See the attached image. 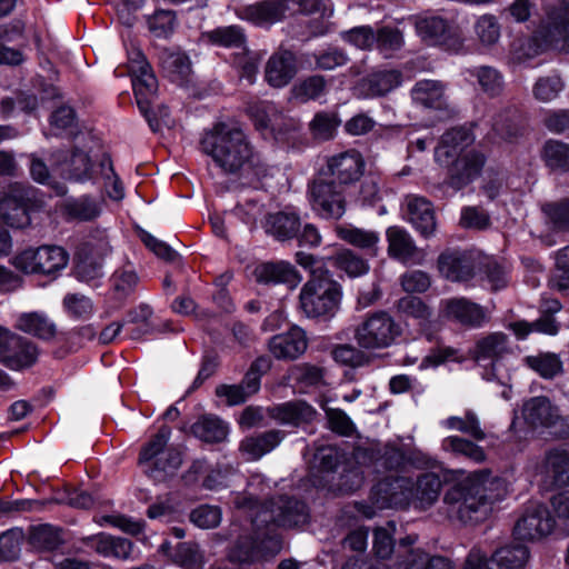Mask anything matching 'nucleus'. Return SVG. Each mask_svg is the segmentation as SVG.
Listing matches in <instances>:
<instances>
[{
  "label": "nucleus",
  "mask_w": 569,
  "mask_h": 569,
  "mask_svg": "<svg viewBox=\"0 0 569 569\" xmlns=\"http://www.w3.org/2000/svg\"><path fill=\"white\" fill-rule=\"evenodd\" d=\"M401 213L423 237L435 233V210L426 198L417 194L407 196L401 204Z\"/></svg>",
  "instance_id": "21"
},
{
  "label": "nucleus",
  "mask_w": 569,
  "mask_h": 569,
  "mask_svg": "<svg viewBox=\"0 0 569 569\" xmlns=\"http://www.w3.org/2000/svg\"><path fill=\"white\" fill-rule=\"evenodd\" d=\"M510 352L508 336L502 332H492L479 339L473 350V359L481 362L495 363Z\"/></svg>",
  "instance_id": "36"
},
{
  "label": "nucleus",
  "mask_w": 569,
  "mask_h": 569,
  "mask_svg": "<svg viewBox=\"0 0 569 569\" xmlns=\"http://www.w3.org/2000/svg\"><path fill=\"white\" fill-rule=\"evenodd\" d=\"M268 416L276 422L283 425H310L318 412L305 400H292L279 403L267 409Z\"/></svg>",
  "instance_id": "25"
},
{
  "label": "nucleus",
  "mask_w": 569,
  "mask_h": 569,
  "mask_svg": "<svg viewBox=\"0 0 569 569\" xmlns=\"http://www.w3.org/2000/svg\"><path fill=\"white\" fill-rule=\"evenodd\" d=\"M247 112L253 121L256 129L264 138H283L286 133L280 128V124H284L286 130H293L297 127L295 119L284 117L271 102H251L247 107Z\"/></svg>",
  "instance_id": "18"
},
{
  "label": "nucleus",
  "mask_w": 569,
  "mask_h": 569,
  "mask_svg": "<svg viewBox=\"0 0 569 569\" xmlns=\"http://www.w3.org/2000/svg\"><path fill=\"white\" fill-rule=\"evenodd\" d=\"M36 199V189L30 184L14 182L0 199V219L11 228L23 229L30 226L29 209Z\"/></svg>",
  "instance_id": "10"
},
{
  "label": "nucleus",
  "mask_w": 569,
  "mask_h": 569,
  "mask_svg": "<svg viewBox=\"0 0 569 569\" xmlns=\"http://www.w3.org/2000/svg\"><path fill=\"white\" fill-rule=\"evenodd\" d=\"M536 473L546 483L550 481L555 487L569 486V451L566 449L551 450L548 452L545 462L537 467Z\"/></svg>",
  "instance_id": "27"
},
{
  "label": "nucleus",
  "mask_w": 569,
  "mask_h": 569,
  "mask_svg": "<svg viewBox=\"0 0 569 569\" xmlns=\"http://www.w3.org/2000/svg\"><path fill=\"white\" fill-rule=\"evenodd\" d=\"M62 306L66 312L76 319H88L93 313L92 300L82 293H67Z\"/></svg>",
  "instance_id": "57"
},
{
  "label": "nucleus",
  "mask_w": 569,
  "mask_h": 569,
  "mask_svg": "<svg viewBox=\"0 0 569 569\" xmlns=\"http://www.w3.org/2000/svg\"><path fill=\"white\" fill-rule=\"evenodd\" d=\"M325 376V368L307 362L291 366L287 371V378L300 390L326 386Z\"/></svg>",
  "instance_id": "39"
},
{
  "label": "nucleus",
  "mask_w": 569,
  "mask_h": 569,
  "mask_svg": "<svg viewBox=\"0 0 569 569\" xmlns=\"http://www.w3.org/2000/svg\"><path fill=\"white\" fill-rule=\"evenodd\" d=\"M300 228V218L293 212L270 213L266 221V231L280 241L293 239Z\"/></svg>",
  "instance_id": "38"
},
{
  "label": "nucleus",
  "mask_w": 569,
  "mask_h": 569,
  "mask_svg": "<svg viewBox=\"0 0 569 569\" xmlns=\"http://www.w3.org/2000/svg\"><path fill=\"white\" fill-rule=\"evenodd\" d=\"M254 277L260 283H284L291 288L297 287L301 281L299 272L287 261L261 263L256 267Z\"/></svg>",
  "instance_id": "31"
},
{
  "label": "nucleus",
  "mask_w": 569,
  "mask_h": 569,
  "mask_svg": "<svg viewBox=\"0 0 569 569\" xmlns=\"http://www.w3.org/2000/svg\"><path fill=\"white\" fill-rule=\"evenodd\" d=\"M565 9L552 13L549 22L540 31L547 44L559 47L569 51V0H563Z\"/></svg>",
  "instance_id": "35"
},
{
  "label": "nucleus",
  "mask_w": 569,
  "mask_h": 569,
  "mask_svg": "<svg viewBox=\"0 0 569 569\" xmlns=\"http://www.w3.org/2000/svg\"><path fill=\"white\" fill-rule=\"evenodd\" d=\"M111 282L116 293L123 298L133 291L138 283V276L133 270H117L111 277Z\"/></svg>",
  "instance_id": "64"
},
{
  "label": "nucleus",
  "mask_w": 569,
  "mask_h": 569,
  "mask_svg": "<svg viewBox=\"0 0 569 569\" xmlns=\"http://www.w3.org/2000/svg\"><path fill=\"white\" fill-rule=\"evenodd\" d=\"M526 363L545 379H552L562 371V362L556 353L529 356Z\"/></svg>",
  "instance_id": "51"
},
{
  "label": "nucleus",
  "mask_w": 569,
  "mask_h": 569,
  "mask_svg": "<svg viewBox=\"0 0 569 569\" xmlns=\"http://www.w3.org/2000/svg\"><path fill=\"white\" fill-rule=\"evenodd\" d=\"M438 269L442 277L453 282L468 281L475 274L470 256L461 251H445L438 258Z\"/></svg>",
  "instance_id": "28"
},
{
  "label": "nucleus",
  "mask_w": 569,
  "mask_h": 569,
  "mask_svg": "<svg viewBox=\"0 0 569 569\" xmlns=\"http://www.w3.org/2000/svg\"><path fill=\"white\" fill-rule=\"evenodd\" d=\"M466 78H475L480 87V90L490 96H498L503 88V80L500 72L489 66H480L467 69L465 71Z\"/></svg>",
  "instance_id": "44"
},
{
  "label": "nucleus",
  "mask_w": 569,
  "mask_h": 569,
  "mask_svg": "<svg viewBox=\"0 0 569 569\" xmlns=\"http://www.w3.org/2000/svg\"><path fill=\"white\" fill-rule=\"evenodd\" d=\"M393 258L403 263L420 264L426 258V252L416 247L408 232L393 228Z\"/></svg>",
  "instance_id": "43"
},
{
  "label": "nucleus",
  "mask_w": 569,
  "mask_h": 569,
  "mask_svg": "<svg viewBox=\"0 0 569 569\" xmlns=\"http://www.w3.org/2000/svg\"><path fill=\"white\" fill-rule=\"evenodd\" d=\"M138 463L154 482L172 479L183 463L182 450L171 441L170 429H159L140 448Z\"/></svg>",
  "instance_id": "6"
},
{
  "label": "nucleus",
  "mask_w": 569,
  "mask_h": 569,
  "mask_svg": "<svg viewBox=\"0 0 569 569\" xmlns=\"http://www.w3.org/2000/svg\"><path fill=\"white\" fill-rule=\"evenodd\" d=\"M149 31L156 38H168L176 28V16L171 10H157L148 17Z\"/></svg>",
  "instance_id": "56"
},
{
  "label": "nucleus",
  "mask_w": 569,
  "mask_h": 569,
  "mask_svg": "<svg viewBox=\"0 0 569 569\" xmlns=\"http://www.w3.org/2000/svg\"><path fill=\"white\" fill-rule=\"evenodd\" d=\"M507 492L503 479L488 470L476 471L456 482L445 495L447 512L462 523H478L486 520L492 505Z\"/></svg>",
  "instance_id": "2"
},
{
  "label": "nucleus",
  "mask_w": 569,
  "mask_h": 569,
  "mask_svg": "<svg viewBox=\"0 0 569 569\" xmlns=\"http://www.w3.org/2000/svg\"><path fill=\"white\" fill-rule=\"evenodd\" d=\"M473 142L470 131L465 128H453L447 131L435 151L437 162L452 166L449 170L448 183L455 190H460L472 182L480 173L485 158L481 153L466 148Z\"/></svg>",
  "instance_id": "5"
},
{
  "label": "nucleus",
  "mask_w": 569,
  "mask_h": 569,
  "mask_svg": "<svg viewBox=\"0 0 569 569\" xmlns=\"http://www.w3.org/2000/svg\"><path fill=\"white\" fill-rule=\"evenodd\" d=\"M331 356L337 363L350 368H359L369 362V357L362 350L348 343L333 347Z\"/></svg>",
  "instance_id": "55"
},
{
  "label": "nucleus",
  "mask_w": 569,
  "mask_h": 569,
  "mask_svg": "<svg viewBox=\"0 0 569 569\" xmlns=\"http://www.w3.org/2000/svg\"><path fill=\"white\" fill-rule=\"evenodd\" d=\"M542 158L546 166L552 171H569V144L558 140H549L543 147Z\"/></svg>",
  "instance_id": "46"
},
{
  "label": "nucleus",
  "mask_w": 569,
  "mask_h": 569,
  "mask_svg": "<svg viewBox=\"0 0 569 569\" xmlns=\"http://www.w3.org/2000/svg\"><path fill=\"white\" fill-rule=\"evenodd\" d=\"M555 529V519L541 503H530L517 520L513 535L518 540L538 541L549 536Z\"/></svg>",
  "instance_id": "17"
},
{
  "label": "nucleus",
  "mask_w": 569,
  "mask_h": 569,
  "mask_svg": "<svg viewBox=\"0 0 569 569\" xmlns=\"http://www.w3.org/2000/svg\"><path fill=\"white\" fill-rule=\"evenodd\" d=\"M340 124L338 116L333 112L320 111L309 122V131L317 141L331 140Z\"/></svg>",
  "instance_id": "47"
},
{
  "label": "nucleus",
  "mask_w": 569,
  "mask_h": 569,
  "mask_svg": "<svg viewBox=\"0 0 569 569\" xmlns=\"http://www.w3.org/2000/svg\"><path fill=\"white\" fill-rule=\"evenodd\" d=\"M54 163L61 168V174L71 181L83 182L92 177V162L87 152L76 148L70 157L59 150L52 154Z\"/></svg>",
  "instance_id": "26"
},
{
  "label": "nucleus",
  "mask_w": 569,
  "mask_h": 569,
  "mask_svg": "<svg viewBox=\"0 0 569 569\" xmlns=\"http://www.w3.org/2000/svg\"><path fill=\"white\" fill-rule=\"evenodd\" d=\"M360 348L380 350L391 345V313L388 310L370 312L355 330Z\"/></svg>",
  "instance_id": "16"
},
{
  "label": "nucleus",
  "mask_w": 569,
  "mask_h": 569,
  "mask_svg": "<svg viewBox=\"0 0 569 569\" xmlns=\"http://www.w3.org/2000/svg\"><path fill=\"white\" fill-rule=\"evenodd\" d=\"M415 26L417 34L429 46H446L452 36L448 22L438 16H419Z\"/></svg>",
  "instance_id": "32"
},
{
  "label": "nucleus",
  "mask_w": 569,
  "mask_h": 569,
  "mask_svg": "<svg viewBox=\"0 0 569 569\" xmlns=\"http://www.w3.org/2000/svg\"><path fill=\"white\" fill-rule=\"evenodd\" d=\"M447 84L440 80L425 79L411 89L415 103L428 109H445L448 106Z\"/></svg>",
  "instance_id": "30"
},
{
  "label": "nucleus",
  "mask_w": 569,
  "mask_h": 569,
  "mask_svg": "<svg viewBox=\"0 0 569 569\" xmlns=\"http://www.w3.org/2000/svg\"><path fill=\"white\" fill-rule=\"evenodd\" d=\"M200 146L224 174H240L259 161L247 134L236 124L216 123L203 133Z\"/></svg>",
  "instance_id": "4"
},
{
  "label": "nucleus",
  "mask_w": 569,
  "mask_h": 569,
  "mask_svg": "<svg viewBox=\"0 0 569 569\" xmlns=\"http://www.w3.org/2000/svg\"><path fill=\"white\" fill-rule=\"evenodd\" d=\"M563 423V417L558 406L546 396H535L523 399L513 409L511 427H553Z\"/></svg>",
  "instance_id": "13"
},
{
  "label": "nucleus",
  "mask_w": 569,
  "mask_h": 569,
  "mask_svg": "<svg viewBox=\"0 0 569 569\" xmlns=\"http://www.w3.org/2000/svg\"><path fill=\"white\" fill-rule=\"evenodd\" d=\"M282 438L283 435L277 430L266 431L257 436L247 437L242 440L240 449L248 455L249 459L258 460L276 448Z\"/></svg>",
  "instance_id": "42"
},
{
  "label": "nucleus",
  "mask_w": 569,
  "mask_h": 569,
  "mask_svg": "<svg viewBox=\"0 0 569 569\" xmlns=\"http://www.w3.org/2000/svg\"><path fill=\"white\" fill-rule=\"evenodd\" d=\"M287 0H262L238 9L240 19L259 27H269L282 21L288 12Z\"/></svg>",
  "instance_id": "22"
},
{
  "label": "nucleus",
  "mask_w": 569,
  "mask_h": 569,
  "mask_svg": "<svg viewBox=\"0 0 569 569\" xmlns=\"http://www.w3.org/2000/svg\"><path fill=\"white\" fill-rule=\"evenodd\" d=\"M442 448L446 451H450L459 456H465L476 462H481L485 460V452L482 448L461 437L451 436L446 438L442 441Z\"/></svg>",
  "instance_id": "54"
},
{
  "label": "nucleus",
  "mask_w": 569,
  "mask_h": 569,
  "mask_svg": "<svg viewBox=\"0 0 569 569\" xmlns=\"http://www.w3.org/2000/svg\"><path fill=\"white\" fill-rule=\"evenodd\" d=\"M365 161L356 150H348L335 154L327 160V167L320 174H326L337 184L347 187L356 183L363 174Z\"/></svg>",
  "instance_id": "19"
},
{
  "label": "nucleus",
  "mask_w": 569,
  "mask_h": 569,
  "mask_svg": "<svg viewBox=\"0 0 569 569\" xmlns=\"http://www.w3.org/2000/svg\"><path fill=\"white\" fill-rule=\"evenodd\" d=\"M299 71L297 54L283 47H279L267 60L264 79L273 88L288 86Z\"/></svg>",
  "instance_id": "20"
},
{
  "label": "nucleus",
  "mask_w": 569,
  "mask_h": 569,
  "mask_svg": "<svg viewBox=\"0 0 569 569\" xmlns=\"http://www.w3.org/2000/svg\"><path fill=\"white\" fill-rule=\"evenodd\" d=\"M445 316L462 326L480 327L486 321L481 306L466 298H452L442 303Z\"/></svg>",
  "instance_id": "29"
},
{
  "label": "nucleus",
  "mask_w": 569,
  "mask_h": 569,
  "mask_svg": "<svg viewBox=\"0 0 569 569\" xmlns=\"http://www.w3.org/2000/svg\"><path fill=\"white\" fill-rule=\"evenodd\" d=\"M63 209L69 218L82 221L92 220L100 214L99 204L89 197L68 200Z\"/></svg>",
  "instance_id": "52"
},
{
  "label": "nucleus",
  "mask_w": 569,
  "mask_h": 569,
  "mask_svg": "<svg viewBox=\"0 0 569 569\" xmlns=\"http://www.w3.org/2000/svg\"><path fill=\"white\" fill-rule=\"evenodd\" d=\"M327 81L325 77L315 74L297 82L292 88L296 99L307 102L309 100L319 99L326 93Z\"/></svg>",
  "instance_id": "49"
},
{
  "label": "nucleus",
  "mask_w": 569,
  "mask_h": 569,
  "mask_svg": "<svg viewBox=\"0 0 569 569\" xmlns=\"http://www.w3.org/2000/svg\"><path fill=\"white\" fill-rule=\"evenodd\" d=\"M309 513L303 501L288 496H279L268 502L267 509L252 518L253 526L263 525L267 529L271 523L279 527H298L308 521Z\"/></svg>",
  "instance_id": "9"
},
{
  "label": "nucleus",
  "mask_w": 569,
  "mask_h": 569,
  "mask_svg": "<svg viewBox=\"0 0 569 569\" xmlns=\"http://www.w3.org/2000/svg\"><path fill=\"white\" fill-rule=\"evenodd\" d=\"M173 562L183 569H202L203 555L194 542H180L172 555Z\"/></svg>",
  "instance_id": "50"
},
{
  "label": "nucleus",
  "mask_w": 569,
  "mask_h": 569,
  "mask_svg": "<svg viewBox=\"0 0 569 569\" xmlns=\"http://www.w3.org/2000/svg\"><path fill=\"white\" fill-rule=\"evenodd\" d=\"M307 348L306 333L297 327L273 336L268 342L270 353L278 360H296L306 352Z\"/></svg>",
  "instance_id": "24"
},
{
  "label": "nucleus",
  "mask_w": 569,
  "mask_h": 569,
  "mask_svg": "<svg viewBox=\"0 0 569 569\" xmlns=\"http://www.w3.org/2000/svg\"><path fill=\"white\" fill-rule=\"evenodd\" d=\"M475 31L483 46H492L500 38V26L491 14L481 16L475 24Z\"/></svg>",
  "instance_id": "58"
},
{
  "label": "nucleus",
  "mask_w": 569,
  "mask_h": 569,
  "mask_svg": "<svg viewBox=\"0 0 569 569\" xmlns=\"http://www.w3.org/2000/svg\"><path fill=\"white\" fill-rule=\"evenodd\" d=\"M110 250L109 241L104 237L86 241L77 253L76 278L79 281L98 286V280L104 274L103 259Z\"/></svg>",
  "instance_id": "15"
},
{
  "label": "nucleus",
  "mask_w": 569,
  "mask_h": 569,
  "mask_svg": "<svg viewBox=\"0 0 569 569\" xmlns=\"http://www.w3.org/2000/svg\"><path fill=\"white\" fill-rule=\"evenodd\" d=\"M190 521L199 528H216L221 521V510L219 507L202 505L190 512Z\"/></svg>",
  "instance_id": "60"
},
{
  "label": "nucleus",
  "mask_w": 569,
  "mask_h": 569,
  "mask_svg": "<svg viewBox=\"0 0 569 569\" xmlns=\"http://www.w3.org/2000/svg\"><path fill=\"white\" fill-rule=\"evenodd\" d=\"M509 328L513 331L518 339H525L532 331H538L550 336H555L559 331L558 325L550 316L542 317L531 323L526 321H516L510 323Z\"/></svg>",
  "instance_id": "53"
},
{
  "label": "nucleus",
  "mask_w": 569,
  "mask_h": 569,
  "mask_svg": "<svg viewBox=\"0 0 569 569\" xmlns=\"http://www.w3.org/2000/svg\"><path fill=\"white\" fill-rule=\"evenodd\" d=\"M16 327L40 339H51L56 336V325L41 312H26L18 317Z\"/></svg>",
  "instance_id": "40"
},
{
  "label": "nucleus",
  "mask_w": 569,
  "mask_h": 569,
  "mask_svg": "<svg viewBox=\"0 0 569 569\" xmlns=\"http://www.w3.org/2000/svg\"><path fill=\"white\" fill-rule=\"evenodd\" d=\"M30 540L34 547L46 550H53L62 542L59 530L50 525H41L33 528Z\"/></svg>",
  "instance_id": "59"
},
{
  "label": "nucleus",
  "mask_w": 569,
  "mask_h": 569,
  "mask_svg": "<svg viewBox=\"0 0 569 569\" xmlns=\"http://www.w3.org/2000/svg\"><path fill=\"white\" fill-rule=\"evenodd\" d=\"M313 211L323 219H340L346 212L345 187L319 174L309 186Z\"/></svg>",
  "instance_id": "11"
},
{
  "label": "nucleus",
  "mask_w": 569,
  "mask_h": 569,
  "mask_svg": "<svg viewBox=\"0 0 569 569\" xmlns=\"http://www.w3.org/2000/svg\"><path fill=\"white\" fill-rule=\"evenodd\" d=\"M295 259L310 273L300 290L299 309L311 319H331L340 308L341 286L332 278L322 258L297 251Z\"/></svg>",
  "instance_id": "3"
},
{
  "label": "nucleus",
  "mask_w": 569,
  "mask_h": 569,
  "mask_svg": "<svg viewBox=\"0 0 569 569\" xmlns=\"http://www.w3.org/2000/svg\"><path fill=\"white\" fill-rule=\"evenodd\" d=\"M69 261L68 252L59 246L28 248L11 259L12 266L26 274L56 276Z\"/></svg>",
  "instance_id": "7"
},
{
  "label": "nucleus",
  "mask_w": 569,
  "mask_h": 569,
  "mask_svg": "<svg viewBox=\"0 0 569 569\" xmlns=\"http://www.w3.org/2000/svg\"><path fill=\"white\" fill-rule=\"evenodd\" d=\"M39 350L36 343L0 327V362L10 370L22 371L36 365Z\"/></svg>",
  "instance_id": "14"
},
{
  "label": "nucleus",
  "mask_w": 569,
  "mask_h": 569,
  "mask_svg": "<svg viewBox=\"0 0 569 569\" xmlns=\"http://www.w3.org/2000/svg\"><path fill=\"white\" fill-rule=\"evenodd\" d=\"M378 466L386 469V475L373 485L370 493L371 505L365 502H355V510L367 519L377 515V510H383L391 507V482L388 467V459H379L375 462V471L379 472Z\"/></svg>",
  "instance_id": "23"
},
{
  "label": "nucleus",
  "mask_w": 569,
  "mask_h": 569,
  "mask_svg": "<svg viewBox=\"0 0 569 569\" xmlns=\"http://www.w3.org/2000/svg\"><path fill=\"white\" fill-rule=\"evenodd\" d=\"M563 89L561 79L557 76L540 78L533 86V97L541 102H549L558 97Z\"/></svg>",
  "instance_id": "61"
},
{
  "label": "nucleus",
  "mask_w": 569,
  "mask_h": 569,
  "mask_svg": "<svg viewBox=\"0 0 569 569\" xmlns=\"http://www.w3.org/2000/svg\"><path fill=\"white\" fill-rule=\"evenodd\" d=\"M212 44L227 48H242L246 43V34L239 26L218 27L204 34Z\"/></svg>",
  "instance_id": "48"
},
{
  "label": "nucleus",
  "mask_w": 569,
  "mask_h": 569,
  "mask_svg": "<svg viewBox=\"0 0 569 569\" xmlns=\"http://www.w3.org/2000/svg\"><path fill=\"white\" fill-rule=\"evenodd\" d=\"M529 549L522 545H508L497 549L489 559V569H523Z\"/></svg>",
  "instance_id": "37"
},
{
  "label": "nucleus",
  "mask_w": 569,
  "mask_h": 569,
  "mask_svg": "<svg viewBox=\"0 0 569 569\" xmlns=\"http://www.w3.org/2000/svg\"><path fill=\"white\" fill-rule=\"evenodd\" d=\"M343 461L345 453L337 447L331 445L317 447L311 460V473L315 478L313 485L318 487H327L328 481H322L317 478L320 473H333Z\"/></svg>",
  "instance_id": "34"
},
{
  "label": "nucleus",
  "mask_w": 569,
  "mask_h": 569,
  "mask_svg": "<svg viewBox=\"0 0 569 569\" xmlns=\"http://www.w3.org/2000/svg\"><path fill=\"white\" fill-rule=\"evenodd\" d=\"M162 69L173 81L182 80L190 73V62L182 53H169L161 60Z\"/></svg>",
  "instance_id": "62"
},
{
  "label": "nucleus",
  "mask_w": 569,
  "mask_h": 569,
  "mask_svg": "<svg viewBox=\"0 0 569 569\" xmlns=\"http://www.w3.org/2000/svg\"><path fill=\"white\" fill-rule=\"evenodd\" d=\"M448 471L422 452L393 449V508L411 503L432 506L439 498Z\"/></svg>",
  "instance_id": "1"
},
{
  "label": "nucleus",
  "mask_w": 569,
  "mask_h": 569,
  "mask_svg": "<svg viewBox=\"0 0 569 569\" xmlns=\"http://www.w3.org/2000/svg\"><path fill=\"white\" fill-rule=\"evenodd\" d=\"M546 217L560 229H569V199L542 207Z\"/></svg>",
  "instance_id": "63"
},
{
  "label": "nucleus",
  "mask_w": 569,
  "mask_h": 569,
  "mask_svg": "<svg viewBox=\"0 0 569 569\" xmlns=\"http://www.w3.org/2000/svg\"><path fill=\"white\" fill-rule=\"evenodd\" d=\"M337 236L349 244L367 250L370 256H377L379 234L375 231L360 229L353 226L336 227Z\"/></svg>",
  "instance_id": "41"
},
{
  "label": "nucleus",
  "mask_w": 569,
  "mask_h": 569,
  "mask_svg": "<svg viewBox=\"0 0 569 569\" xmlns=\"http://www.w3.org/2000/svg\"><path fill=\"white\" fill-rule=\"evenodd\" d=\"M333 266L350 278L361 277L369 271V263L350 249H341L331 258Z\"/></svg>",
  "instance_id": "45"
},
{
  "label": "nucleus",
  "mask_w": 569,
  "mask_h": 569,
  "mask_svg": "<svg viewBox=\"0 0 569 569\" xmlns=\"http://www.w3.org/2000/svg\"><path fill=\"white\" fill-rule=\"evenodd\" d=\"M138 59L131 64L132 87L140 112L148 121L152 131H159V121L150 116V107L158 97V81L151 66L139 52Z\"/></svg>",
  "instance_id": "12"
},
{
  "label": "nucleus",
  "mask_w": 569,
  "mask_h": 569,
  "mask_svg": "<svg viewBox=\"0 0 569 569\" xmlns=\"http://www.w3.org/2000/svg\"><path fill=\"white\" fill-rule=\"evenodd\" d=\"M278 542L270 536L269 529L263 525L250 526L244 533L238 536L229 549L230 561L237 563H252L274 552Z\"/></svg>",
  "instance_id": "8"
},
{
  "label": "nucleus",
  "mask_w": 569,
  "mask_h": 569,
  "mask_svg": "<svg viewBox=\"0 0 569 569\" xmlns=\"http://www.w3.org/2000/svg\"><path fill=\"white\" fill-rule=\"evenodd\" d=\"M342 39L359 49H368L377 43L381 52H386L391 48V30L387 27L378 30L377 33L370 27L361 26L342 32Z\"/></svg>",
  "instance_id": "33"
}]
</instances>
